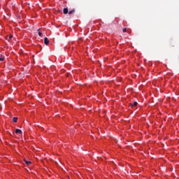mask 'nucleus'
Returning a JSON list of instances; mask_svg holds the SVG:
<instances>
[{"instance_id": "f257e3e1", "label": "nucleus", "mask_w": 179, "mask_h": 179, "mask_svg": "<svg viewBox=\"0 0 179 179\" xmlns=\"http://www.w3.org/2000/svg\"><path fill=\"white\" fill-rule=\"evenodd\" d=\"M44 43L46 45H48L50 44V41L48 40V38H44Z\"/></svg>"}, {"instance_id": "f03ea898", "label": "nucleus", "mask_w": 179, "mask_h": 179, "mask_svg": "<svg viewBox=\"0 0 179 179\" xmlns=\"http://www.w3.org/2000/svg\"><path fill=\"white\" fill-rule=\"evenodd\" d=\"M15 134H22V130H20V129H17L15 130Z\"/></svg>"}, {"instance_id": "7ed1b4c3", "label": "nucleus", "mask_w": 179, "mask_h": 179, "mask_svg": "<svg viewBox=\"0 0 179 179\" xmlns=\"http://www.w3.org/2000/svg\"><path fill=\"white\" fill-rule=\"evenodd\" d=\"M63 12L64 15H66L68 13V8H64Z\"/></svg>"}, {"instance_id": "20e7f679", "label": "nucleus", "mask_w": 179, "mask_h": 179, "mask_svg": "<svg viewBox=\"0 0 179 179\" xmlns=\"http://www.w3.org/2000/svg\"><path fill=\"white\" fill-rule=\"evenodd\" d=\"M25 162V163H26V164L27 165V166H30V164H31V162H30V161H24Z\"/></svg>"}, {"instance_id": "39448f33", "label": "nucleus", "mask_w": 179, "mask_h": 179, "mask_svg": "<svg viewBox=\"0 0 179 179\" xmlns=\"http://www.w3.org/2000/svg\"><path fill=\"white\" fill-rule=\"evenodd\" d=\"M136 106H138V102H136V101L134 102L133 104H132V106L133 107H136Z\"/></svg>"}, {"instance_id": "423d86ee", "label": "nucleus", "mask_w": 179, "mask_h": 179, "mask_svg": "<svg viewBox=\"0 0 179 179\" xmlns=\"http://www.w3.org/2000/svg\"><path fill=\"white\" fill-rule=\"evenodd\" d=\"M13 121L14 122H17V117H13Z\"/></svg>"}, {"instance_id": "0eeeda50", "label": "nucleus", "mask_w": 179, "mask_h": 179, "mask_svg": "<svg viewBox=\"0 0 179 179\" xmlns=\"http://www.w3.org/2000/svg\"><path fill=\"white\" fill-rule=\"evenodd\" d=\"M0 61H5V57L1 56L0 57Z\"/></svg>"}, {"instance_id": "6e6552de", "label": "nucleus", "mask_w": 179, "mask_h": 179, "mask_svg": "<svg viewBox=\"0 0 179 179\" xmlns=\"http://www.w3.org/2000/svg\"><path fill=\"white\" fill-rule=\"evenodd\" d=\"M73 12H75V10H70V11L69 12V15H72V13H73Z\"/></svg>"}, {"instance_id": "1a4fd4ad", "label": "nucleus", "mask_w": 179, "mask_h": 179, "mask_svg": "<svg viewBox=\"0 0 179 179\" xmlns=\"http://www.w3.org/2000/svg\"><path fill=\"white\" fill-rule=\"evenodd\" d=\"M122 31H123V33L127 32V28H124V29H122Z\"/></svg>"}, {"instance_id": "9d476101", "label": "nucleus", "mask_w": 179, "mask_h": 179, "mask_svg": "<svg viewBox=\"0 0 179 179\" xmlns=\"http://www.w3.org/2000/svg\"><path fill=\"white\" fill-rule=\"evenodd\" d=\"M38 36L41 37V36H43V34L41 32H38Z\"/></svg>"}, {"instance_id": "9b49d317", "label": "nucleus", "mask_w": 179, "mask_h": 179, "mask_svg": "<svg viewBox=\"0 0 179 179\" xmlns=\"http://www.w3.org/2000/svg\"><path fill=\"white\" fill-rule=\"evenodd\" d=\"M10 38H12V36H10Z\"/></svg>"}]
</instances>
